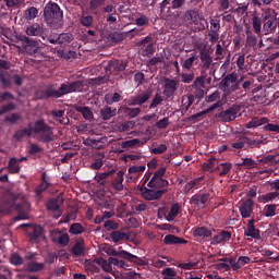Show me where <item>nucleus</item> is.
Wrapping results in <instances>:
<instances>
[{
	"mask_svg": "<svg viewBox=\"0 0 279 279\" xmlns=\"http://www.w3.org/2000/svg\"><path fill=\"white\" fill-rule=\"evenodd\" d=\"M185 21H189L190 23L197 25V23H199V21H202V17H199V13L191 10L185 13Z\"/></svg>",
	"mask_w": 279,
	"mask_h": 279,
	"instance_id": "32",
	"label": "nucleus"
},
{
	"mask_svg": "<svg viewBox=\"0 0 279 279\" xmlns=\"http://www.w3.org/2000/svg\"><path fill=\"white\" fill-rule=\"evenodd\" d=\"M41 239H45V235H43V227L41 226H34L33 227V233L31 235V241L33 243H38V241H41Z\"/></svg>",
	"mask_w": 279,
	"mask_h": 279,
	"instance_id": "26",
	"label": "nucleus"
},
{
	"mask_svg": "<svg viewBox=\"0 0 279 279\" xmlns=\"http://www.w3.org/2000/svg\"><path fill=\"white\" fill-rule=\"evenodd\" d=\"M105 101L109 106H112V104H117V102L121 101V94L114 93L113 95H110V94L106 95L105 96Z\"/></svg>",
	"mask_w": 279,
	"mask_h": 279,
	"instance_id": "44",
	"label": "nucleus"
},
{
	"mask_svg": "<svg viewBox=\"0 0 279 279\" xmlns=\"http://www.w3.org/2000/svg\"><path fill=\"white\" fill-rule=\"evenodd\" d=\"M266 123H269V119L267 118H253L247 124V130H252L254 128H260V125H265Z\"/></svg>",
	"mask_w": 279,
	"mask_h": 279,
	"instance_id": "25",
	"label": "nucleus"
},
{
	"mask_svg": "<svg viewBox=\"0 0 279 279\" xmlns=\"http://www.w3.org/2000/svg\"><path fill=\"white\" fill-rule=\"evenodd\" d=\"M163 259H155L153 262L154 267H157L158 269L162 268V267H167V263H169V258L168 257H162Z\"/></svg>",
	"mask_w": 279,
	"mask_h": 279,
	"instance_id": "55",
	"label": "nucleus"
},
{
	"mask_svg": "<svg viewBox=\"0 0 279 279\" xmlns=\"http://www.w3.org/2000/svg\"><path fill=\"white\" fill-rule=\"evenodd\" d=\"M82 82L77 81L70 84H62L59 90L46 89L45 92H38L37 97L39 99H49V97H62L64 95H69V93H77L82 90Z\"/></svg>",
	"mask_w": 279,
	"mask_h": 279,
	"instance_id": "1",
	"label": "nucleus"
},
{
	"mask_svg": "<svg viewBox=\"0 0 279 279\" xmlns=\"http://www.w3.org/2000/svg\"><path fill=\"white\" fill-rule=\"evenodd\" d=\"M33 126L28 125L26 129L24 130H20L15 133L14 138H16L17 141H21V138H25V136H33Z\"/></svg>",
	"mask_w": 279,
	"mask_h": 279,
	"instance_id": "34",
	"label": "nucleus"
},
{
	"mask_svg": "<svg viewBox=\"0 0 279 279\" xmlns=\"http://www.w3.org/2000/svg\"><path fill=\"white\" fill-rule=\"evenodd\" d=\"M245 145H251V147H256L257 145H260V142L251 141L250 138H247V136H242L240 141L234 142L232 144V147L234 149H243Z\"/></svg>",
	"mask_w": 279,
	"mask_h": 279,
	"instance_id": "15",
	"label": "nucleus"
},
{
	"mask_svg": "<svg viewBox=\"0 0 279 279\" xmlns=\"http://www.w3.org/2000/svg\"><path fill=\"white\" fill-rule=\"evenodd\" d=\"M199 58L202 62V69H204V71H208V69H210V64H213V57H210L208 51L202 50L199 52Z\"/></svg>",
	"mask_w": 279,
	"mask_h": 279,
	"instance_id": "21",
	"label": "nucleus"
},
{
	"mask_svg": "<svg viewBox=\"0 0 279 279\" xmlns=\"http://www.w3.org/2000/svg\"><path fill=\"white\" fill-rule=\"evenodd\" d=\"M84 252H86L84 240L76 242L72 247V253L75 256H84Z\"/></svg>",
	"mask_w": 279,
	"mask_h": 279,
	"instance_id": "31",
	"label": "nucleus"
},
{
	"mask_svg": "<svg viewBox=\"0 0 279 279\" xmlns=\"http://www.w3.org/2000/svg\"><path fill=\"white\" fill-rule=\"evenodd\" d=\"M138 278H141V274L135 271L122 272L120 276L116 277V279H138Z\"/></svg>",
	"mask_w": 279,
	"mask_h": 279,
	"instance_id": "45",
	"label": "nucleus"
},
{
	"mask_svg": "<svg viewBox=\"0 0 279 279\" xmlns=\"http://www.w3.org/2000/svg\"><path fill=\"white\" fill-rule=\"evenodd\" d=\"M112 173H114V170H110L108 172H102L98 175H96V180L98 182V184H106V179L110 178V175H112Z\"/></svg>",
	"mask_w": 279,
	"mask_h": 279,
	"instance_id": "48",
	"label": "nucleus"
},
{
	"mask_svg": "<svg viewBox=\"0 0 279 279\" xmlns=\"http://www.w3.org/2000/svg\"><path fill=\"white\" fill-rule=\"evenodd\" d=\"M149 99H151V89H146L141 92L137 96L132 97L129 106H143V104H147Z\"/></svg>",
	"mask_w": 279,
	"mask_h": 279,
	"instance_id": "10",
	"label": "nucleus"
},
{
	"mask_svg": "<svg viewBox=\"0 0 279 279\" xmlns=\"http://www.w3.org/2000/svg\"><path fill=\"white\" fill-rule=\"evenodd\" d=\"M210 198V195L208 193L202 194V195H194L191 198L192 204H195L199 208H204L206 206V202Z\"/></svg>",
	"mask_w": 279,
	"mask_h": 279,
	"instance_id": "23",
	"label": "nucleus"
},
{
	"mask_svg": "<svg viewBox=\"0 0 279 279\" xmlns=\"http://www.w3.org/2000/svg\"><path fill=\"white\" fill-rule=\"evenodd\" d=\"M23 160H27V157H22V158H11L9 160V172L10 173H19V171H21V162H23Z\"/></svg>",
	"mask_w": 279,
	"mask_h": 279,
	"instance_id": "18",
	"label": "nucleus"
},
{
	"mask_svg": "<svg viewBox=\"0 0 279 279\" xmlns=\"http://www.w3.org/2000/svg\"><path fill=\"white\" fill-rule=\"evenodd\" d=\"M167 151V146L165 144H160L155 148H151V154L160 155Z\"/></svg>",
	"mask_w": 279,
	"mask_h": 279,
	"instance_id": "62",
	"label": "nucleus"
},
{
	"mask_svg": "<svg viewBox=\"0 0 279 279\" xmlns=\"http://www.w3.org/2000/svg\"><path fill=\"white\" fill-rule=\"evenodd\" d=\"M104 227L107 230H117L119 228V223L114 222L113 220H107L105 221Z\"/></svg>",
	"mask_w": 279,
	"mask_h": 279,
	"instance_id": "63",
	"label": "nucleus"
},
{
	"mask_svg": "<svg viewBox=\"0 0 279 279\" xmlns=\"http://www.w3.org/2000/svg\"><path fill=\"white\" fill-rule=\"evenodd\" d=\"M58 45H69L73 40V34L62 33L57 36Z\"/></svg>",
	"mask_w": 279,
	"mask_h": 279,
	"instance_id": "39",
	"label": "nucleus"
},
{
	"mask_svg": "<svg viewBox=\"0 0 279 279\" xmlns=\"http://www.w3.org/2000/svg\"><path fill=\"white\" fill-rule=\"evenodd\" d=\"M239 210L242 219H250L254 213V201L247 198L239 206Z\"/></svg>",
	"mask_w": 279,
	"mask_h": 279,
	"instance_id": "11",
	"label": "nucleus"
},
{
	"mask_svg": "<svg viewBox=\"0 0 279 279\" xmlns=\"http://www.w3.org/2000/svg\"><path fill=\"white\" fill-rule=\"evenodd\" d=\"M26 269L31 274H36L37 271H43V269H45V264L31 262L29 264H27Z\"/></svg>",
	"mask_w": 279,
	"mask_h": 279,
	"instance_id": "38",
	"label": "nucleus"
},
{
	"mask_svg": "<svg viewBox=\"0 0 279 279\" xmlns=\"http://www.w3.org/2000/svg\"><path fill=\"white\" fill-rule=\"evenodd\" d=\"M125 172L123 170H119L117 172L116 178L111 182V186L114 191H123V180H124Z\"/></svg>",
	"mask_w": 279,
	"mask_h": 279,
	"instance_id": "19",
	"label": "nucleus"
},
{
	"mask_svg": "<svg viewBox=\"0 0 279 279\" xmlns=\"http://www.w3.org/2000/svg\"><path fill=\"white\" fill-rule=\"evenodd\" d=\"M33 134L39 143H51L54 141L56 135L53 134V129L45 123V120H38L34 123Z\"/></svg>",
	"mask_w": 279,
	"mask_h": 279,
	"instance_id": "2",
	"label": "nucleus"
},
{
	"mask_svg": "<svg viewBox=\"0 0 279 279\" xmlns=\"http://www.w3.org/2000/svg\"><path fill=\"white\" fill-rule=\"evenodd\" d=\"M80 21L84 27H90L93 25V16L90 15L82 16Z\"/></svg>",
	"mask_w": 279,
	"mask_h": 279,
	"instance_id": "60",
	"label": "nucleus"
},
{
	"mask_svg": "<svg viewBox=\"0 0 279 279\" xmlns=\"http://www.w3.org/2000/svg\"><path fill=\"white\" fill-rule=\"evenodd\" d=\"M76 112H80L86 121H93V111L88 107L77 106L75 107Z\"/></svg>",
	"mask_w": 279,
	"mask_h": 279,
	"instance_id": "29",
	"label": "nucleus"
},
{
	"mask_svg": "<svg viewBox=\"0 0 279 279\" xmlns=\"http://www.w3.org/2000/svg\"><path fill=\"white\" fill-rule=\"evenodd\" d=\"M219 167H222V170L220 171L219 175H228V173H230V169H232V165L225 162V163H219L217 165V169H219Z\"/></svg>",
	"mask_w": 279,
	"mask_h": 279,
	"instance_id": "52",
	"label": "nucleus"
},
{
	"mask_svg": "<svg viewBox=\"0 0 279 279\" xmlns=\"http://www.w3.org/2000/svg\"><path fill=\"white\" fill-rule=\"evenodd\" d=\"M265 217H276V205H266Z\"/></svg>",
	"mask_w": 279,
	"mask_h": 279,
	"instance_id": "61",
	"label": "nucleus"
},
{
	"mask_svg": "<svg viewBox=\"0 0 279 279\" xmlns=\"http://www.w3.org/2000/svg\"><path fill=\"white\" fill-rule=\"evenodd\" d=\"M145 142L138 140V138H134V140H129L126 142H124V147H141V145H143Z\"/></svg>",
	"mask_w": 279,
	"mask_h": 279,
	"instance_id": "51",
	"label": "nucleus"
},
{
	"mask_svg": "<svg viewBox=\"0 0 279 279\" xmlns=\"http://www.w3.org/2000/svg\"><path fill=\"white\" fill-rule=\"evenodd\" d=\"M110 239L113 241V243H119V241H125V239H128V235L125 234V232L113 231L110 233Z\"/></svg>",
	"mask_w": 279,
	"mask_h": 279,
	"instance_id": "42",
	"label": "nucleus"
},
{
	"mask_svg": "<svg viewBox=\"0 0 279 279\" xmlns=\"http://www.w3.org/2000/svg\"><path fill=\"white\" fill-rule=\"evenodd\" d=\"M252 101L255 104H260L262 106H269V99H267L265 92L260 93V95H255L252 98Z\"/></svg>",
	"mask_w": 279,
	"mask_h": 279,
	"instance_id": "40",
	"label": "nucleus"
},
{
	"mask_svg": "<svg viewBox=\"0 0 279 279\" xmlns=\"http://www.w3.org/2000/svg\"><path fill=\"white\" fill-rule=\"evenodd\" d=\"M25 34L28 36H43L45 28L40 24H33L25 28Z\"/></svg>",
	"mask_w": 279,
	"mask_h": 279,
	"instance_id": "20",
	"label": "nucleus"
},
{
	"mask_svg": "<svg viewBox=\"0 0 279 279\" xmlns=\"http://www.w3.org/2000/svg\"><path fill=\"white\" fill-rule=\"evenodd\" d=\"M100 114H101L104 121H110V119H112V117L117 116V109H112L110 107H105L104 109H101Z\"/></svg>",
	"mask_w": 279,
	"mask_h": 279,
	"instance_id": "33",
	"label": "nucleus"
},
{
	"mask_svg": "<svg viewBox=\"0 0 279 279\" xmlns=\"http://www.w3.org/2000/svg\"><path fill=\"white\" fill-rule=\"evenodd\" d=\"M62 204H63L62 196H58L57 198H52L48 202L47 208L48 210L57 211V210H60V206H62Z\"/></svg>",
	"mask_w": 279,
	"mask_h": 279,
	"instance_id": "28",
	"label": "nucleus"
},
{
	"mask_svg": "<svg viewBox=\"0 0 279 279\" xmlns=\"http://www.w3.org/2000/svg\"><path fill=\"white\" fill-rule=\"evenodd\" d=\"M236 66L239 71H244L245 69V54H240L236 59Z\"/></svg>",
	"mask_w": 279,
	"mask_h": 279,
	"instance_id": "58",
	"label": "nucleus"
},
{
	"mask_svg": "<svg viewBox=\"0 0 279 279\" xmlns=\"http://www.w3.org/2000/svg\"><path fill=\"white\" fill-rule=\"evenodd\" d=\"M95 265H100L104 271H107L108 274L112 271V264L110 263V260H106L104 258H96L89 264H87V267L88 269H93V271H97L98 268L95 267Z\"/></svg>",
	"mask_w": 279,
	"mask_h": 279,
	"instance_id": "12",
	"label": "nucleus"
},
{
	"mask_svg": "<svg viewBox=\"0 0 279 279\" xmlns=\"http://www.w3.org/2000/svg\"><path fill=\"white\" fill-rule=\"evenodd\" d=\"M279 197V193L278 192H270L267 193L265 195L260 196V202H263L264 204L267 202H274V199H278Z\"/></svg>",
	"mask_w": 279,
	"mask_h": 279,
	"instance_id": "46",
	"label": "nucleus"
},
{
	"mask_svg": "<svg viewBox=\"0 0 279 279\" xmlns=\"http://www.w3.org/2000/svg\"><path fill=\"white\" fill-rule=\"evenodd\" d=\"M193 101H195V96L193 95L182 97V106L185 108V110H189L191 106H193Z\"/></svg>",
	"mask_w": 279,
	"mask_h": 279,
	"instance_id": "49",
	"label": "nucleus"
},
{
	"mask_svg": "<svg viewBox=\"0 0 279 279\" xmlns=\"http://www.w3.org/2000/svg\"><path fill=\"white\" fill-rule=\"evenodd\" d=\"M10 263L15 266L23 265V258L19 254H13L10 258Z\"/></svg>",
	"mask_w": 279,
	"mask_h": 279,
	"instance_id": "59",
	"label": "nucleus"
},
{
	"mask_svg": "<svg viewBox=\"0 0 279 279\" xmlns=\"http://www.w3.org/2000/svg\"><path fill=\"white\" fill-rule=\"evenodd\" d=\"M202 181V178H196L191 180L186 185H185V193H189L192 189H195L197 184Z\"/></svg>",
	"mask_w": 279,
	"mask_h": 279,
	"instance_id": "53",
	"label": "nucleus"
},
{
	"mask_svg": "<svg viewBox=\"0 0 279 279\" xmlns=\"http://www.w3.org/2000/svg\"><path fill=\"white\" fill-rule=\"evenodd\" d=\"M182 207L180 206V204H178V203H174L172 206H171V208H170V210H169V213L167 214V208H160L159 209V213H161L162 215H165V217H166V220H168L169 222H171V221H173L174 219H175V217H178V215H180V209H181Z\"/></svg>",
	"mask_w": 279,
	"mask_h": 279,
	"instance_id": "13",
	"label": "nucleus"
},
{
	"mask_svg": "<svg viewBox=\"0 0 279 279\" xmlns=\"http://www.w3.org/2000/svg\"><path fill=\"white\" fill-rule=\"evenodd\" d=\"M141 195L144 199H147L148 202H153L154 199H160L161 195H165L167 193V190H151L147 187H142Z\"/></svg>",
	"mask_w": 279,
	"mask_h": 279,
	"instance_id": "8",
	"label": "nucleus"
},
{
	"mask_svg": "<svg viewBox=\"0 0 279 279\" xmlns=\"http://www.w3.org/2000/svg\"><path fill=\"white\" fill-rule=\"evenodd\" d=\"M25 19L27 21H34V19H36V16H38V9L37 8H29L25 11Z\"/></svg>",
	"mask_w": 279,
	"mask_h": 279,
	"instance_id": "47",
	"label": "nucleus"
},
{
	"mask_svg": "<svg viewBox=\"0 0 279 279\" xmlns=\"http://www.w3.org/2000/svg\"><path fill=\"white\" fill-rule=\"evenodd\" d=\"M232 239V233L229 231H221L211 239L210 245H219V243H226Z\"/></svg>",
	"mask_w": 279,
	"mask_h": 279,
	"instance_id": "17",
	"label": "nucleus"
},
{
	"mask_svg": "<svg viewBox=\"0 0 279 279\" xmlns=\"http://www.w3.org/2000/svg\"><path fill=\"white\" fill-rule=\"evenodd\" d=\"M195 60H197V56L196 54H191L190 58L185 59L182 63V69L185 71H191V69L193 68V63L195 62Z\"/></svg>",
	"mask_w": 279,
	"mask_h": 279,
	"instance_id": "43",
	"label": "nucleus"
},
{
	"mask_svg": "<svg viewBox=\"0 0 279 279\" xmlns=\"http://www.w3.org/2000/svg\"><path fill=\"white\" fill-rule=\"evenodd\" d=\"M239 112H241V107H239V105H233L229 109L221 111L218 117L225 123H230V121L236 119Z\"/></svg>",
	"mask_w": 279,
	"mask_h": 279,
	"instance_id": "7",
	"label": "nucleus"
},
{
	"mask_svg": "<svg viewBox=\"0 0 279 279\" xmlns=\"http://www.w3.org/2000/svg\"><path fill=\"white\" fill-rule=\"evenodd\" d=\"M240 167H245V169H258V162L252 158H242V162L238 163Z\"/></svg>",
	"mask_w": 279,
	"mask_h": 279,
	"instance_id": "35",
	"label": "nucleus"
},
{
	"mask_svg": "<svg viewBox=\"0 0 279 279\" xmlns=\"http://www.w3.org/2000/svg\"><path fill=\"white\" fill-rule=\"evenodd\" d=\"M276 27H278V24L274 20H268L266 23H264L263 32L265 36L272 34V32H276Z\"/></svg>",
	"mask_w": 279,
	"mask_h": 279,
	"instance_id": "30",
	"label": "nucleus"
},
{
	"mask_svg": "<svg viewBox=\"0 0 279 279\" xmlns=\"http://www.w3.org/2000/svg\"><path fill=\"white\" fill-rule=\"evenodd\" d=\"M194 236H206V238L213 236V231H210L206 227H198L194 229Z\"/></svg>",
	"mask_w": 279,
	"mask_h": 279,
	"instance_id": "41",
	"label": "nucleus"
},
{
	"mask_svg": "<svg viewBox=\"0 0 279 279\" xmlns=\"http://www.w3.org/2000/svg\"><path fill=\"white\" fill-rule=\"evenodd\" d=\"M167 169L166 168H159L148 182L149 189H165V186H169V181L162 179V175H165Z\"/></svg>",
	"mask_w": 279,
	"mask_h": 279,
	"instance_id": "5",
	"label": "nucleus"
},
{
	"mask_svg": "<svg viewBox=\"0 0 279 279\" xmlns=\"http://www.w3.org/2000/svg\"><path fill=\"white\" fill-rule=\"evenodd\" d=\"M232 265V259L230 258H221L216 264V269L218 271H230Z\"/></svg>",
	"mask_w": 279,
	"mask_h": 279,
	"instance_id": "24",
	"label": "nucleus"
},
{
	"mask_svg": "<svg viewBox=\"0 0 279 279\" xmlns=\"http://www.w3.org/2000/svg\"><path fill=\"white\" fill-rule=\"evenodd\" d=\"M106 137H98V138H93L88 137L84 141L85 145H88L89 147H93L94 149H104L106 145Z\"/></svg>",
	"mask_w": 279,
	"mask_h": 279,
	"instance_id": "14",
	"label": "nucleus"
},
{
	"mask_svg": "<svg viewBox=\"0 0 279 279\" xmlns=\"http://www.w3.org/2000/svg\"><path fill=\"white\" fill-rule=\"evenodd\" d=\"M257 37H256V35H254V34H248L247 36H246V47H256V43H257Z\"/></svg>",
	"mask_w": 279,
	"mask_h": 279,
	"instance_id": "56",
	"label": "nucleus"
},
{
	"mask_svg": "<svg viewBox=\"0 0 279 279\" xmlns=\"http://www.w3.org/2000/svg\"><path fill=\"white\" fill-rule=\"evenodd\" d=\"M113 256H118L119 258H124L125 260H131V263H134L136 258H138L136 255H133L128 251L113 252Z\"/></svg>",
	"mask_w": 279,
	"mask_h": 279,
	"instance_id": "36",
	"label": "nucleus"
},
{
	"mask_svg": "<svg viewBox=\"0 0 279 279\" xmlns=\"http://www.w3.org/2000/svg\"><path fill=\"white\" fill-rule=\"evenodd\" d=\"M104 154H97L94 155V162L90 163L89 169H93L94 171H97L104 167Z\"/></svg>",
	"mask_w": 279,
	"mask_h": 279,
	"instance_id": "27",
	"label": "nucleus"
},
{
	"mask_svg": "<svg viewBox=\"0 0 279 279\" xmlns=\"http://www.w3.org/2000/svg\"><path fill=\"white\" fill-rule=\"evenodd\" d=\"M45 21L50 27H58V25H62V10L56 2H50L45 7L44 10Z\"/></svg>",
	"mask_w": 279,
	"mask_h": 279,
	"instance_id": "3",
	"label": "nucleus"
},
{
	"mask_svg": "<svg viewBox=\"0 0 279 279\" xmlns=\"http://www.w3.org/2000/svg\"><path fill=\"white\" fill-rule=\"evenodd\" d=\"M19 40H21V43L25 44L24 49H25L26 53H29V56H34V53H36L38 51V41H36L25 35H20Z\"/></svg>",
	"mask_w": 279,
	"mask_h": 279,
	"instance_id": "9",
	"label": "nucleus"
},
{
	"mask_svg": "<svg viewBox=\"0 0 279 279\" xmlns=\"http://www.w3.org/2000/svg\"><path fill=\"white\" fill-rule=\"evenodd\" d=\"M165 245H183L186 240L175 236L173 234H168L163 238Z\"/></svg>",
	"mask_w": 279,
	"mask_h": 279,
	"instance_id": "22",
	"label": "nucleus"
},
{
	"mask_svg": "<svg viewBox=\"0 0 279 279\" xmlns=\"http://www.w3.org/2000/svg\"><path fill=\"white\" fill-rule=\"evenodd\" d=\"M178 80L166 77L163 78V95L167 99H171V97H175L178 93Z\"/></svg>",
	"mask_w": 279,
	"mask_h": 279,
	"instance_id": "6",
	"label": "nucleus"
},
{
	"mask_svg": "<svg viewBox=\"0 0 279 279\" xmlns=\"http://www.w3.org/2000/svg\"><path fill=\"white\" fill-rule=\"evenodd\" d=\"M70 234H82L84 232V227L80 223H73L69 229Z\"/></svg>",
	"mask_w": 279,
	"mask_h": 279,
	"instance_id": "50",
	"label": "nucleus"
},
{
	"mask_svg": "<svg viewBox=\"0 0 279 279\" xmlns=\"http://www.w3.org/2000/svg\"><path fill=\"white\" fill-rule=\"evenodd\" d=\"M145 171V166H131L129 168V173H143Z\"/></svg>",
	"mask_w": 279,
	"mask_h": 279,
	"instance_id": "64",
	"label": "nucleus"
},
{
	"mask_svg": "<svg viewBox=\"0 0 279 279\" xmlns=\"http://www.w3.org/2000/svg\"><path fill=\"white\" fill-rule=\"evenodd\" d=\"M239 74L236 72H232L230 74H227L221 82L219 83V89L225 93V95H230L236 90H239Z\"/></svg>",
	"mask_w": 279,
	"mask_h": 279,
	"instance_id": "4",
	"label": "nucleus"
},
{
	"mask_svg": "<svg viewBox=\"0 0 279 279\" xmlns=\"http://www.w3.org/2000/svg\"><path fill=\"white\" fill-rule=\"evenodd\" d=\"M254 218L251 219L246 226L244 236H251L252 239H260V230L254 226Z\"/></svg>",
	"mask_w": 279,
	"mask_h": 279,
	"instance_id": "16",
	"label": "nucleus"
},
{
	"mask_svg": "<svg viewBox=\"0 0 279 279\" xmlns=\"http://www.w3.org/2000/svg\"><path fill=\"white\" fill-rule=\"evenodd\" d=\"M194 78H195V75L193 73L181 74V82H183V84H191V82H193Z\"/></svg>",
	"mask_w": 279,
	"mask_h": 279,
	"instance_id": "57",
	"label": "nucleus"
},
{
	"mask_svg": "<svg viewBox=\"0 0 279 279\" xmlns=\"http://www.w3.org/2000/svg\"><path fill=\"white\" fill-rule=\"evenodd\" d=\"M124 112L131 119H134L135 117H138V114H141V108H126Z\"/></svg>",
	"mask_w": 279,
	"mask_h": 279,
	"instance_id": "54",
	"label": "nucleus"
},
{
	"mask_svg": "<svg viewBox=\"0 0 279 279\" xmlns=\"http://www.w3.org/2000/svg\"><path fill=\"white\" fill-rule=\"evenodd\" d=\"M252 25L255 34H260L263 29V20L257 15L254 14L252 17Z\"/></svg>",
	"mask_w": 279,
	"mask_h": 279,
	"instance_id": "37",
	"label": "nucleus"
}]
</instances>
